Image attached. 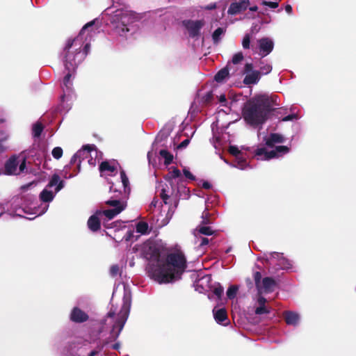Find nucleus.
<instances>
[{"mask_svg": "<svg viewBox=\"0 0 356 356\" xmlns=\"http://www.w3.org/2000/svg\"><path fill=\"white\" fill-rule=\"evenodd\" d=\"M89 318V316L86 312L81 310L78 307H74L70 314V319L72 322L81 323L87 321Z\"/></svg>", "mask_w": 356, "mask_h": 356, "instance_id": "nucleus-17", "label": "nucleus"}, {"mask_svg": "<svg viewBox=\"0 0 356 356\" xmlns=\"http://www.w3.org/2000/svg\"><path fill=\"white\" fill-rule=\"evenodd\" d=\"M184 25L188 30L190 36L195 37L199 34L200 31L203 26V22L200 20H188L184 22Z\"/></svg>", "mask_w": 356, "mask_h": 356, "instance_id": "nucleus-18", "label": "nucleus"}, {"mask_svg": "<svg viewBox=\"0 0 356 356\" xmlns=\"http://www.w3.org/2000/svg\"><path fill=\"white\" fill-rule=\"evenodd\" d=\"M118 163L115 161H104L100 164L101 175L106 177L113 175L117 172Z\"/></svg>", "mask_w": 356, "mask_h": 356, "instance_id": "nucleus-19", "label": "nucleus"}, {"mask_svg": "<svg viewBox=\"0 0 356 356\" xmlns=\"http://www.w3.org/2000/svg\"><path fill=\"white\" fill-rule=\"evenodd\" d=\"M283 316L288 325L298 326L300 322V316L298 313L293 311H285Z\"/></svg>", "mask_w": 356, "mask_h": 356, "instance_id": "nucleus-20", "label": "nucleus"}, {"mask_svg": "<svg viewBox=\"0 0 356 356\" xmlns=\"http://www.w3.org/2000/svg\"><path fill=\"white\" fill-rule=\"evenodd\" d=\"M258 138L264 143L259 145L254 152L258 160L268 161L278 159L289 152L287 146H275V144L283 143L285 141L284 137L281 134H270L268 136L265 133L259 132Z\"/></svg>", "mask_w": 356, "mask_h": 356, "instance_id": "nucleus-7", "label": "nucleus"}, {"mask_svg": "<svg viewBox=\"0 0 356 356\" xmlns=\"http://www.w3.org/2000/svg\"><path fill=\"white\" fill-rule=\"evenodd\" d=\"M64 181L60 180L58 175H54L47 186L40 193V203L36 197L29 191L36 186L33 181L23 185L19 188V193L12 198L11 211L15 215L23 216H31L29 219H34L44 214L49 209V203L53 201L57 193L64 187Z\"/></svg>", "mask_w": 356, "mask_h": 356, "instance_id": "nucleus-2", "label": "nucleus"}, {"mask_svg": "<svg viewBox=\"0 0 356 356\" xmlns=\"http://www.w3.org/2000/svg\"><path fill=\"white\" fill-rule=\"evenodd\" d=\"M110 184H111L110 192L114 194L106 203L112 208L104 211H97L89 218L88 226L92 232L97 231L100 227L99 216L104 215L108 220H111L124 210L127 207L126 199L130 192V188L129 186V179L125 172L121 171L120 180H118L116 183Z\"/></svg>", "mask_w": 356, "mask_h": 356, "instance_id": "nucleus-4", "label": "nucleus"}, {"mask_svg": "<svg viewBox=\"0 0 356 356\" xmlns=\"http://www.w3.org/2000/svg\"><path fill=\"white\" fill-rule=\"evenodd\" d=\"M4 210H5L4 204L0 202V216L3 213Z\"/></svg>", "mask_w": 356, "mask_h": 356, "instance_id": "nucleus-52", "label": "nucleus"}, {"mask_svg": "<svg viewBox=\"0 0 356 356\" xmlns=\"http://www.w3.org/2000/svg\"><path fill=\"white\" fill-rule=\"evenodd\" d=\"M254 53L258 54L261 58L266 57L271 53L274 47V42L269 38H263L257 40L256 47L252 45Z\"/></svg>", "mask_w": 356, "mask_h": 356, "instance_id": "nucleus-12", "label": "nucleus"}, {"mask_svg": "<svg viewBox=\"0 0 356 356\" xmlns=\"http://www.w3.org/2000/svg\"><path fill=\"white\" fill-rule=\"evenodd\" d=\"M259 70H258V71L260 72V74H264V75L269 74L272 71V69H273V67L270 63L266 62L265 60H259Z\"/></svg>", "mask_w": 356, "mask_h": 356, "instance_id": "nucleus-27", "label": "nucleus"}, {"mask_svg": "<svg viewBox=\"0 0 356 356\" xmlns=\"http://www.w3.org/2000/svg\"><path fill=\"white\" fill-rule=\"evenodd\" d=\"M99 22L95 19L86 24L81 30L79 35L72 40H68L64 48V63L67 74L63 79L61 86L63 95L60 96L62 102L68 101L72 97V78L77 65L84 59L89 49V43L86 42L88 37L92 36V28Z\"/></svg>", "mask_w": 356, "mask_h": 356, "instance_id": "nucleus-3", "label": "nucleus"}, {"mask_svg": "<svg viewBox=\"0 0 356 356\" xmlns=\"http://www.w3.org/2000/svg\"><path fill=\"white\" fill-rule=\"evenodd\" d=\"M26 169V157L23 154L12 156L5 163V172L9 175H17Z\"/></svg>", "mask_w": 356, "mask_h": 356, "instance_id": "nucleus-10", "label": "nucleus"}, {"mask_svg": "<svg viewBox=\"0 0 356 356\" xmlns=\"http://www.w3.org/2000/svg\"><path fill=\"white\" fill-rule=\"evenodd\" d=\"M216 8V4L215 3H210V4H209L208 6H207L205 7V8L207 9V10H212V9H214Z\"/></svg>", "mask_w": 356, "mask_h": 356, "instance_id": "nucleus-50", "label": "nucleus"}, {"mask_svg": "<svg viewBox=\"0 0 356 356\" xmlns=\"http://www.w3.org/2000/svg\"><path fill=\"white\" fill-rule=\"evenodd\" d=\"M295 119H298L297 115L291 114V115H286L284 118H283L282 121L286 122V121L293 120Z\"/></svg>", "mask_w": 356, "mask_h": 356, "instance_id": "nucleus-45", "label": "nucleus"}, {"mask_svg": "<svg viewBox=\"0 0 356 356\" xmlns=\"http://www.w3.org/2000/svg\"><path fill=\"white\" fill-rule=\"evenodd\" d=\"M102 159V153L98 152L94 145H86L79 149L71 159L70 164L74 165L77 163L78 171L80 170L81 163L87 160L88 164L95 166L97 162Z\"/></svg>", "mask_w": 356, "mask_h": 356, "instance_id": "nucleus-9", "label": "nucleus"}, {"mask_svg": "<svg viewBox=\"0 0 356 356\" xmlns=\"http://www.w3.org/2000/svg\"><path fill=\"white\" fill-rule=\"evenodd\" d=\"M218 102L220 104V106L225 107V109H220L218 112V115H220L221 113H229L231 111V107L235 103L234 100L228 101L226 98L225 95H220L218 97Z\"/></svg>", "mask_w": 356, "mask_h": 356, "instance_id": "nucleus-22", "label": "nucleus"}, {"mask_svg": "<svg viewBox=\"0 0 356 356\" xmlns=\"http://www.w3.org/2000/svg\"><path fill=\"white\" fill-rule=\"evenodd\" d=\"M161 186L162 188L160 192V196L163 200V202L165 204H167L168 200L170 197V196L172 195L175 193V188H172L171 189H170L168 185L166 184L165 187L163 185Z\"/></svg>", "mask_w": 356, "mask_h": 356, "instance_id": "nucleus-25", "label": "nucleus"}, {"mask_svg": "<svg viewBox=\"0 0 356 356\" xmlns=\"http://www.w3.org/2000/svg\"><path fill=\"white\" fill-rule=\"evenodd\" d=\"M150 154H151V153H150V152H148V154H147V158H148L149 161H150Z\"/></svg>", "mask_w": 356, "mask_h": 356, "instance_id": "nucleus-60", "label": "nucleus"}, {"mask_svg": "<svg viewBox=\"0 0 356 356\" xmlns=\"http://www.w3.org/2000/svg\"><path fill=\"white\" fill-rule=\"evenodd\" d=\"M183 172H184V175L185 176L186 178L191 179V180L195 179L194 175L186 167L183 168Z\"/></svg>", "mask_w": 356, "mask_h": 356, "instance_id": "nucleus-41", "label": "nucleus"}, {"mask_svg": "<svg viewBox=\"0 0 356 356\" xmlns=\"http://www.w3.org/2000/svg\"><path fill=\"white\" fill-rule=\"evenodd\" d=\"M165 243L160 239L148 240L140 245L141 255L149 261L147 266L151 278L159 284L179 280L186 268V259L180 250L170 252L163 258Z\"/></svg>", "mask_w": 356, "mask_h": 356, "instance_id": "nucleus-1", "label": "nucleus"}, {"mask_svg": "<svg viewBox=\"0 0 356 356\" xmlns=\"http://www.w3.org/2000/svg\"><path fill=\"white\" fill-rule=\"evenodd\" d=\"M211 213L209 212L208 206L206 205V209L203 211L202 215V221L199 227L194 231V234L196 237L197 235L203 234L207 236L212 235L214 232L211 227L207 226V225L211 224L212 220H211Z\"/></svg>", "mask_w": 356, "mask_h": 356, "instance_id": "nucleus-13", "label": "nucleus"}, {"mask_svg": "<svg viewBox=\"0 0 356 356\" xmlns=\"http://www.w3.org/2000/svg\"><path fill=\"white\" fill-rule=\"evenodd\" d=\"M285 10L288 14H291L292 13V7L290 5H286L285 6Z\"/></svg>", "mask_w": 356, "mask_h": 356, "instance_id": "nucleus-51", "label": "nucleus"}, {"mask_svg": "<svg viewBox=\"0 0 356 356\" xmlns=\"http://www.w3.org/2000/svg\"><path fill=\"white\" fill-rule=\"evenodd\" d=\"M261 3L262 5L268 6L270 8H277L279 6L277 2L267 1L266 0H263Z\"/></svg>", "mask_w": 356, "mask_h": 356, "instance_id": "nucleus-40", "label": "nucleus"}, {"mask_svg": "<svg viewBox=\"0 0 356 356\" xmlns=\"http://www.w3.org/2000/svg\"><path fill=\"white\" fill-rule=\"evenodd\" d=\"M208 243H209V239L208 238H207L205 237L201 238V240H200V246L207 245Z\"/></svg>", "mask_w": 356, "mask_h": 356, "instance_id": "nucleus-47", "label": "nucleus"}, {"mask_svg": "<svg viewBox=\"0 0 356 356\" xmlns=\"http://www.w3.org/2000/svg\"><path fill=\"white\" fill-rule=\"evenodd\" d=\"M97 354V352L96 350H92L88 356H95Z\"/></svg>", "mask_w": 356, "mask_h": 356, "instance_id": "nucleus-56", "label": "nucleus"}, {"mask_svg": "<svg viewBox=\"0 0 356 356\" xmlns=\"http://www.w3.org/2000/svg\"><path fill=\"white\" fill-rule=\"evenodd\" d=\"M4 122V120L3 119L0 120V122Z\"/></svg>", "mask_w": 356, "mask_h": 356, "instance_id": "nucleus-62", "label": "nucleus"}, {"mask_svg": "<svg viewBox=\"0 0 356 356\" xmlns=\"http://www.w3.org/2000/svg\"><path fill=\"white\" fill-rule=\"evenodd\" d=\"M229 152L235 156H236V159L237 157H239V156H241V152L238 149V148L236 146H230L229 148Z\"/></svg>", "mask_w": 356, "mask_h": 356, "instance_id": "nucleus-39", "label": "nucleus"}, {"mask_svg": "<svg viewBox=\"0 0 356 356\" xmlns=\"http://www.w3.org/2000/svg\"><path fill=\"white\" fill-rule=\"evenodd\" d=\"M259 273H257L255 277V282L258 289V294L268 293L273 291L275 286V282L270 277H265L262 280V286L259 285L258 277Z\"/></svg>", "mask_w": 356, "mask_h": 356, "instance_id": "nucleus-15", "label": "nucleus"}, {"mask_svg": "<svg viewBox=\"0 0 356 356\" xmlns=\"http://www.w3.org/2000/svg\"><path fill=\"white\" fill-rule=\"evenodd\" d=\"M266 299L258 294L256 301L255 314L258 315L268 314L270 312V308L266 305Z\"/></svg>", "mask_w": 356, "mask_h": 356, "instance_id": "nucleus-21", "label": "nucleus"}, {"mask_svg": "<svg viewBox=\"0 0 356 356\" xmlns=\"http://www.w3.org/2000/svg\"><path fill=\"white\" fill-rule=\"evenodd\" d=\"M53 157L56 159H59L63 156V149L60 147H54L51 152Z\"/></svg>", "mask_w": 356, "mask_h": 356, "instance_id": "nucleus-36", "label": "nucleus"}, {"mask_svg": "<svg viewBox=\"0 0 356 356\" xmlns=\"http://www.w3.org/2000/svg\"><path fill=\"white\" fill-rule=\"evenodd\" d=\"M250 5L249 0H238L233 1L228 10L227 13L231 15H235L245 10Z\"/></svg>", "mask_w": 356, "mask_h": 356, "instance_id": "nucleus-16", "label": "nucleus"}, {"mask_svg": "<svg viewBox=\"0 0 356 356\" xmlns=\"http://www.w3.org/2000/svg\"><path fill=\"white\" fill-rule=\"evenodd\" d=\"M108 14H109L108 13V10L107 9V10H105L104 15H108Z\"/></svg>", "mask_w": 356, "mask_h": 356, "instance_id": "nucleus-59", "label": "nucleus"}, {"mask_svg": "<svg viewBox=\"0 0 356 356\" xmlns=\"http://www.w3.org/2000/svg\"><path fill=\"white\" fill-rule=\"evenodd\" d=\"M8 138V135L5 136L0 139V152H3L7 149V147L4 145V142Z\"/></svg>", "mask_w": 356, "mask_h": 356, "instance_id": "nucleus-42", "label": "nucleus"}, {"mask_svg": "<svg viewBox=\"0 0 356 356\" xmlns=\"http://www.w3.org/2000/svg\"><path fill=\"white\" fill-rule=\"evenodd\" d=\"M202 187L205 189H209L211 187V184L208 181H204L202 184Z\"/></svg>", "mask_w": 356, "mask_h": 356, "instance_id": "nucleus-49", "label": "nucleus"}, {"mask_svg": "<svg viewBox=\"0 0 356 356\" xmlns=\"http://www.w3.org/2000/svg\"><path fill=\"white\" fill-rule=\"evenodd\" d=\"M43 130L42 125L37 122L33 126V135L34 137H39Z\"/></svg>", "mask_w": 356, "mask_h": 356, "instance_id": "nucleus-34", "label": "nucleus"}, {"mask_svg": "<svg viewBox=\"0 0 356 356\" xmlns=\"http://www.w3.org/2000/svg\"><path fill=\"white\" fill-rule=\"evenodd\" d=\"M134 231H129L127 232V234H126V236H125V240L126 241H131L134 238H135V239H137V238L138 237L139 235L136 236V237L134 236Z\"/></svg>", "mask_w": 356, "mask_h": 356, "instance_id": "nucleus-44", "label": "nucleus"}, {"mask_svg": "<svg viewBox=\"0 0 356 356\" xmlns=\"http://www.w3.org/2000/svg\"><path fill=\"white\" fill-rule=\"evenodd\" d=\"M111 347L114 350H118L120 347V343L119 342H116L113 345H112Z\"/></svg>", "mask_w": 356, "mask_h": 356, "instance_id": "nucleus-53", "label": "nucleus"}, {"mask_svg": "<svg viewBox=\"0 0 356 356\" xmlns=\"http://www.w3.org/2000/svg\"><path fill=\"white\" fill-rule=\"evenodd\" d=\"M74 177V175H69L68 178H71V177Z\"/></svg>", "mask_w": 356, "mask_h": 356, "instance_id": "nucleus-61", "label": "nucleus"}, {"mask_svg": "<svg viewBox=\"0 0 356 356\" xmlns=\"http://www.w3.org/2000/svg\"><path fill=\"white\" fill-rule=\"evenodd\" d=\"M212 95L210 92L207 93V95L204 97L205 102H209L211 98Z\"/></svg>", "mask_w": 356, "mask_h": 356, "instance_id": "nucleus-54", "label": "nucleus"}, {"mask_svg": "<svg viewBox=\"0 0 356 356\" xmlns=\"http://www.w3.org/2000/svg\"><path fill=\"white\" fill-rule=\"evenodd\" d=\"M93 160L95 159V155H92Z\"/></svg>", "mask_w": 356, "mask_h": 356, "instance_id": "nucleus-63", "label": "nucleus"}, {"mask_svg": "<svg viewBox=\"0 0 356 356\" xmlns=\"http://www.w3.org/2000/svg\"><path fill=\"white\" fill-rule=\"evenodd\" d=\"M214 318L218 323L222 325H227V315L225 309L221 308L216 309V308L213 310Z\"/></svg>", "mask_w": 356, "mask_h": 356, "instance_id": "nucleus-23", "label": "nucleus"}, {"mask_svg": "<svg viewBox=\"0 0 356 356\" xmlns=\"http://www.w3.org/2000/svg\"><path fill=\"white\" fill-rule=\"evenodd\" d=\"M120 272V268L118 265H113L111 267L110 273L112 276L117 275Z\"/></svg>", "mask_w": 356, "mask_h": 356, "instance_id": "nucleus-43", "label": "nucleus"}, {"mask_svg": "<svg viewBox=\"0 0 356 356\" xmlns=\"http://www.w3.org/2000/svg\"><path fill=\"white\" fill-rule=\"evenodd\" d=\"M158 203H159V200L154 199L152 200V202H151V204H150V206H149L150 209H152V207L156 208L157 204H158Z\"/></svg>", "mask_w": 356, "mask_h": 356, "instance_id": "nucleus-48", "label": "nucleus"}, {"mask_svg": "<svg viewBox=\"0 0 356 356\" xmlns=\"http://www.w3.org/2000/svg\"><path fill=\"white\" fill-rule=\"evenodd\" d=\"M225 32V29L224 28H218L213 33L212 38L214 43H218L220 40L222 36L224 35Z\"/></svg>", "mask_w": 356, "mask_h": 356, "instance_id": "nucleus-29", "label": "nucleus"}, {"mask_svg": "<svg viewBox=\"0 0 356 356\" xmlns=\"http://www.w3.org/2000/svg\"><path fill=\"white\" fill-rule=\"evenodd\" d=\"M266 264L275 266V269L286 270L291 268V261L286 259L282 254L271 252L266 254Z\"/></svg>", "mask_w": 356, "mask_h": 356, "instance_id": "nucleus-11", "label": "nucleus"}, {"mask_svg": "<svg viewBox=\"0 0 356 356\" xmlns=\"http://www.w3.org/2000/svg\"><path fill=\"white\" fill-rule=\"evenodd\" d=\"M243 73L245 74L243 82L246 85L256 84L259 82L261 74L258 70H253V65L252 63H246Z\"/></svg>", "mask_w": 356, "mask_h": 356, "instance_id": "nucleus-14", "label": "nucleus"}, {"mask_svg": "<svg viewBox=\"0 0 356 356\" xmlns=\"http://www.w3.org/2000/svg\"><path fill=\"white\" fill-rule=\"evenodd\" d=\"M189 139H186L183 140L178 146L179 148H184L189 144Z\"/></svg>", "mask_w": 356, "mask_h": 356, "instance_id": "nucleus-46", "label": "nucleus"}, {"mask_svg": "<svg viewBox=\"0 0 356 356\" xmlns=\"http://www.w3.org/2000/svg\"><path fill=\"white\" fill-rule=\"evenodd\" d=\"M211 281V277L209 275H206L200 278L195 283L197 288L201 287L202 290H207V288L210 287V283Z\"/></svg>", "mask_w": 356, "mask_h": 356, "instance_id": "nucleus-24", "label": "nucleus"}, {"mask_svg": "<svg viewBox=\"0 0 356 356\" xmlns=\"http://www.w3.org/2000/svg\"><path fill=\"white\" fill-rule=\"evenodd\" d=\"M159 154L164 159L165 165L171 163L173 159V156L169 152L165 149H161Z\"/></svg>", "mask_w": 356, "mask_h": 356, "instance_id": "nucleus-32", "label": "nucleus"}, {"mask_svg": "<svg viewBox=\"0 0 356 356\" xmlns=\"http://www.w3.org/2000/svg\"><path fill=\"white\" fill-rule=\"evenodd\" d=\"M113 31L122 37H128L137 30L138 16L131 10L118 9L110 19Z\"/></svg>", "mask_w": 356, "mask_h": 356, "instance_id": "nucleus-8", "label": "nucleus"}, {"mask_svg": "<svg viewBox=\"0 0 356 356\" xmlns=\"http://www.w3.org/2000/svg\"><path fill=\"white\" fill-rule=\"evenodd\" d=\"M168 220H165V221H163V222L162 221V222H161V223L159 225H160V226H164V225H165L166 224H168Z\"/></svg>", "mask_w": 356, "mask_h": 356, "instance_id": "nucleus-57", "label": "nucleus"}, {"mask_svg": "<svg viewBox=\"0 0 356 356\" xmlns=\"http://www.w3.org/2000/svg\"><path fill=\"white\" fill-rule=\"evenodd\" d=\"M273 103V99L267 94L255 95L244 108V120L247 123L255 127L264 123Z\"/></svg>", "mask_w": 356, "mask_h": 356, "instance_id": "nucleus-6", "label": "nucleus"}, {"mask_svg": "<svg viewBox=\"0 0 356 356\" xmlns=\"http://www.w3.org/2000/svg\"><path fill=\"white\" fill-rule=\"evenodd\" d=\"M136 232L140 235L147 234L149 232L148 224L143 221L138 222L136 225Z\"/></svg>", "mask_w": 356, "mask_h": 356, "instance_id": "nucleus-28", "label": "nucleus"}, {"mask_svg": "<svg viewBox=\"0 0 356 356\" xmlns=\"http://www.w3.org/2000/svg\"><path fill=\"white\" fill-rule=\"evenodd\" d=\"M249 10L250 11L255 12V11H257L258 10V7L257 6H251V7L249 8Z\"/></svg>", "mask_w": 356, "mask_h": 356, "instance_id": "nucleus-55", "label": "nucleus"}, {"mask_svg": "<svg viewBox=\"0 0 356 356\" xmlns=\"http://www.w3.org/2000/svg\"><path fill=\"white\" fill-rule=\"evenodd\" d=\"M231 165L240 170H244L247 168L248 163L245 159L239 156L236 159V163L232 164Z\"/></svg>", "mask_w": 356, "mask_h": 356, "instance_id": "nucleus-31", "label": "nucleus"}, {"mask_svg": "<svg viewBox=\"0 0 356 356\" xmlns=\"http://www.w3.org/2000/svg\"><path fill=\"white\" fill-rule=\"evenodd\" d=\"M116 290H117V289H114V291H113V292L112 300L113 299V297H114V296H115V293H116Z\"/></svg>", "mask_w": 356, "mask_h": 356, "instance_id": "nucleus-58", "label": "nucleus"}, {"mask_svg": "<svg viewBox=\"0 0 356 356\" xmlns=\"http://www.w3.org/2000/svg\"><path fill=\"white\" fill-rule=\"evenodd\" d=\"M168 177L170 179V184H173L177 181H179L181 179V171L176 168H173L169 172Z\"/></svg>", "mask_w": 356, "mask_h": 356, "instance_id": "nucleus-26", "label": "nucleus"}, {"mask_svg": "<svg viewBox=\"0 0 356 356\" xmlns=\"http://www.w3.org/2000/svg\"><path fill=\"white\" fill-rule=\"evenodd\" d=\"M122 289L123 299L120 309L117 311V309L111 308L107 316L100 323L99 329L100 334L106 330L110 331L109 337L104 341V345H108L111 342L117 339L129 314L131 303V291L125 285L122 286Z\"/></svg>", "mask_w": 356, "mask_h": 356, "instance_id": "nucleus-5", "label": "nucleus"}, {"mask_svg": "<svg viewBox=\"0 0 356 356\" xmlns=\"http://www.w3.org/2000/svg\"><path fill=\"white\" fill-rule=\"evenodd\" d=\"M229 74L228 70L227 68L222 69L215 76V80L217 82L223 81Z\"/></svg>", "mask_w": 356, "mask_h": 356, "instance_id": "nucleus-30", "label": "nucleus"}, {"mask_svg": "<svg viewBox=\"0 0 356 356\" xmlns=\"http://www.w3.org/2000/svg\"><path fill=\"white\" fill-rule=\"evenodd\" d=\"M243 59V53L242 52H238V53L235 54L233 56L232 62L233 63V64H238L241 61H242Z\"/></svg>", "mask_w": 356, "mask_h": 356, "instance_id": "nucleus-37", "label": "nucleus"}, {"mask_svg": "<svg viewBox=\"0 0 356 356\" xmlns=\"http://www.w3.org/2000/svg\"><path fill=\"white\" fill-rule=\"evenodd\" d=\"M238 286L235 285H232L229 287L227 291V296L228 298L233 299L236 297L237 291H238Z\"/></svg>", "mask_w": 356, "mask_h": 356, "instance_id": "nucleus-33", "label": "nucleus"}, {"mask_svg": "<svg viewBox=\"0 0 356 356\" xmlns=\"http://www.w3.org/2000/svg\"><path fill=\"white\" fill-rule=\"evenodd\" d=\"M242 46H243V48L245 49L250 48V35L247 34L243 37V39L242 41Z\"/></svg>", "mask_w": 356, "mask_h": 356, "instance_id": "nucleus-38", "label": "nucleus"}, {"mask_svg": "<svg viewBox=\"0 0 356 356\" xmlns=\"http://www.w3.org/2000/svg\"><path fill=\"white\" fill-rule=\"evenodd\" d=\"M223 291H224L223 287L221 285H220L219 284H218L213 288V296H216V298L218 300H220L221 298V296H222V293H223Z\"/></svg>", "mask_w": 356, "mask_h": 356, "instance_id": "nucleus-35", "label": "nucleus"}]
</instances>
